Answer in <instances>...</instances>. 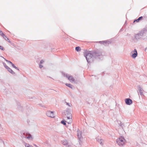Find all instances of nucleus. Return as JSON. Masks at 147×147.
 <instances>
[{
    "label": "nucleus",
    "instance_id": "1",
    "mask_svg": "<svg viewBox=\"0 0 147 147\" xmlns=\"http://www.w3.org/2000/svg\"><path fill=\"white\" fill-rule=\"evenodd\" d=\"M104 56L102 54V52L99 50H86L84 53V56L89 64L94 61L93 58L98 61H102L103 59Z\"/></svg>",
    "mask_w": 147,
    "mask_h": 147
},
{
    "label": "nucleus",
    "instance_id": "2",
    "mask_svg": "<svg viewBox=\"0 0 147 147\" xmlns=\"http://www.w3.org/2000/svg\"><path fill=\"white\" fill-rule=\"evenodd\" d=\"M147 32V27L144 28L139 32L134 35L132 39L134 42H137L140 39L144 40L147 39V36H146Z\"/></svg>",
    "mask_w": 147,
    "mask_h": 147
},
{
    "label": "nucleus",
    "instance_id": "3",
    "mask_svg": "<svg viewBox=\"0 0 147 147\" xmlns=\"http://www.w3.org/2000/svg\"><path fill=\"white\" fill-rule=\"evenodd\" d=\"M63 74L64 76L66 77L70 82H74V83H76L75 79L72 76L65 73H63Z\"/></svg>",
    "mask_w": 147,
    "mask_h": 147
},
{
    "label": "nucleus",
    "instance_id": "4",
    "mask_svg": "<svg viewBox=\"0 0 147 147\" xmlns=\"http://www.w3.org/2000/svg\"><path fill=\"white\" fill-rule=\"evenodd\" d=\"M124 140H125L123 137L119 138L117 140V143L119 146H123L124 144Z\"/></svg>",
    "mask_w": 147,
    "mask_h": 147
},
{
    "label": "nucleus",
    "instance_id": "5",
    "mask_svg": "<svg viewBox=\"0 0 147 147\" xmlns=\"http://www.w3.org/2000/svg\"><path fill=\"white\" fill-rule=\"evenodd\" d=\"M81 131L79 130L77 131V136L78 137V141L80 145H81L82 144L81 139L83 138V137L82 136Z\"/></svg>",
    "mask_w": 147,
    "mask_h": 147
},
{
    "label": "nucleus",
    "instance_id": "6",
    "mask_svg": "<svg viewBox=\"0 0 147 147\" xmlns=\"http://www.w3.org/2000/svg\"><path fill=\"white\" fill-rule=\"evenodd\" d=\"M23 134H24V136H22L24 138H25L28 140H30V138H31V140L33 139L32 135L28 133L27 132L26 133L25 132H23Z\"/></svg>",
    "mask_w": 147,
    "mask_h": 147
},
{
    "label": "nucleus",
    "instance_id": "7",
    "mask_svg": "<svg viewBox=\"0 0 147 147\" xmlns=\"http://www.w3.org/2000/svg\"><path fill=\"white\" fill-rule=\"evenodd\" d=\"M47 115L49 117L54 118L55 117L53 114V112L51 111H48L46 113Z\"/></svg>",
    "mask_w": 147,
    "mask_h": 147
},
{
    "label": "nucleus",
    "instance_id": "8",
    "mask_svg": "<svg viewBox=\"0 0 147 147\" xmlns=\"http://www.w3.org/2000/svg\"><path fill=\"white\" fill-rule=\"evenodd\" d=\"M125 101L126 104L128 105H131L133 102L131 99L129 98H126L125 99Z\"/></svg>",
    "mask_w": 147,
    "mask_h": 147
},
{
    "label": "nucleus",
    "instance_id": "9",
    "mask_svg": "<svg viewBox=\"0 0 147 147\" xmlns=\"http://www.w3.org/2000/svg\"><path fill=\"white\" fill-rule=\"evenodd\" d=\"M97 42L99 43L100 44H103L104 45H108L111 42L108 40H103L102 41H99Z\"/></svg>",
    "mask_w": 147,
    "mask_h": 147
},
{
    "label": "nucleus",
    "instance_id": "10",
    "mask_svg": "<svg viewBox=\"0 0 147 147\" xmlns=\"http://www.w3.org/2000/svg\"><path fill=\"white\" fill-rule=\"evenodd\" d=\"M137 55L138 53L137 50L135 49L134 51V53L132 54L131 56L133 58H135L137 56Z\"/></svg>",
    "mask_w": 147,
    "mask_h": 147
},
{
    "label": "nucleus",
    "instance_id": "11",
    "mask_svg": "<svg viewBox=\"0 0 147 147\" xmlns=\"http://www.w3.org/2000/svg\"><path fill=\"white\" fill-rule=\"evenodd\" d=\"M62 142V143L63 145L66 146L67 147H69L70 146L67 140H64Z\"/></svg>",
    "mask_w": 147,
    "mask_h": 147
},
{
    "label": "nucleus",
    "instance_id": "12",
    "mask_svg": "<svg viewBox=\"0 0 147 147\" xmlns=\"http://www.w3.org/2000/svg\"><path fill=\"white\" fill-rule=\"evenodd\" d=\"M138 90L140 94L141 95H143V91H144L142 88L140 86H138Z\"/></svg>",
    "mask_w": 147,
    "mask_h": 147
},
{
    "label": "nucleus",
    "instance_id": "13",
    "mask_svg": "<svg viewBox=\"0 0 147 147\" xmlns=\"http://www.w3.org/2000/svg\"><path fill=\"white\" fill-rule=\"evenodd\" d=\"M96 141L98 142V143H100V144L102 145L103 144L102 143V142L104 141V140L102 139H100L98 138H96Z\"/></svg>",
    "mask_w": 147,
    "mask_h": 147
},
{
    "label": "nucleus",
    "instance_id": "14",
    "mask_svg": "<svg viewBox=\"0 0 147 147\" xmlns=\"http://www.w3.org/2000/svg\"><path fill=\"white\" fill-rule=\"evenodd\" d=\"M117 122L118 123V124L119 125V126L121 127L122 128L124 126V125L123 123H122L121 121L120 120H117Z\"/></svg>",
    "mask_w": 147,
    "mask_h": 147
},
{
    "label": "nucleus",
    "instance_id": "15",
    "mask_svg": "<svg viewBox=\"0 0 147 147\" xmlns=\"http://www.w3.org/2000/svg\"><path fill=\"white\" fill-rule=\"evenodd\" d=\"M7 71L11 74L13 75L15 74V73L10 68H9V67L7 69Z\"/></svg>",
    "mask_w": 147,
    "mask_h": 147
},
{
    "label": "nucleus",
    "instance_id": "16",
    "mask_svg": "<svg viewBox=\"0 0 147 147\" xmlns=\"http://www.w3.org/2000/svg\"><path fill=\"white\" fill-rule=\"evenodd\" d=\"M75 50L78 52L80 51L81 50V49L79 46L76 47L75 48Z\"/></svg>",
    "mask_w": 147,
    "mask_h": 147
},
{
    "label": "nucleus",
    "instance_id": "17",
    "mask_svg": "<svg viewBox=\"0 0 147 147\" xmlns=\"http://www.w3.org/2000/svg\"><path fill=\"white\" fill-rule=\"evenodd\" d=\"M65 85L66 86L68 87L69 88H70L72 89H73V86H73L71 84H70L66 83L65 84Z\"/></svg>",
    "mask_w": 147,
    "mask_h": 147
},
{
    "label": "nucleus",
    "instance_id": "18",
    "mask_svg": "<svg viewBox=\"0 0 147 147\" xmlns=\"http://www.w3.org/2000/svg\"><path fill=\"white\" fill-rule=\"evenodd\" d=\"M69 109H66V112H65V115H66V114H67V115H70V113H69Z\"/></svg>",
    "mask_w": 147,
    "mask_h": 147
},
{
    "label": "nucleus",
    "instance_id": "19",
    "mask_svg": "<svg viewBox=\"0 0 147 147\" xmlns=\"http://www.w3.org/2000/svg\"><path fill=\"white\" fill-rule=\"evenodd\" d=\"M18 108L21 111H22V107H21V106L20 104V103H18Z\"/></svg>",
    "mask_w": 147,
    "mask_h": 147
},
{
    "label": "nucleus",
    "instance_id": "20",
    "mask_svg": "<svg viewBox=\"0 0 147 147\" xmlns=\"http://www.w3.org/2000/svg\"><path fill=\"white\" fill-rule=\"evenodd\" d=\"M143 18V17L142 16H140L137 19H136V20L137 21V22H138L142 20V19Z\"/></svg>",
    "mask_w": 147,
    "mask_h": 147
},
{
    "label": "nucleus",
    "instance_id": "21",
    "mask_svg": "<svg viewBox=\"0 0 147 147\" xmlns=\"http://www.w3.org/2000/svg\"><path fill=\"white\" fill-rule=\"evenodd\" d=\"M66 121L64 120H63L61 121V124H63L64 125H66Z\"/></svg>",
    "mask_w": 147,
    "mask_h": 147
},
{
    "label": "nucleus",
    "instance_id": "22",
    "mask_svg": "<svg viewBox=\"0 0 147 147\" xmlns=\"http://www.w3.org/2000/svg\"><path fill=\"white\" fill-rule=\"evenodd\" d=\"M11 66H12V67L15 68V69H17L18 70V71H20L19 70V68H18V67H16L15 65L13 64V63L12 65H11Z\"/></svg>",
    "mask_w": 147,
    "mask_h": 147
},
{
    "label": "nucleus",
    "instance_id": "23",
    "mask_svg": "<svg viewBox=\"0 0 147 147\" xmlns=\"http://www.w3.org/2000/svg\"><path fill=\"white\" fill-rule=\"evenodd\" d=\"M26 147H34L31 145H30L29 144L26 143L25 144Z\"/></svg>",
    "mask_w": 147,
    "mask_h": 147
},
{
    "label": "nucleus",
    "instance_id": "24",
    "mask_svg": "<svg viewBox=\"0 0 147 147\" xmlns=\"http://www.w3.org/2000/svg\"><path fill=\"white\" fill-rule=\"evenodd\" d=\"M3 64L4 66L6 69H7L9 67L6 65V63H5L3 62Z\"/></svg>",
    "mask_w": 147,
    "mask_h": 147
},
{
    "label": "nucleus",
    "instance_id": "25",
    "mask_svg": "<svg viewBox=\"0 0 147 147\" xmlns=\"http://www.w3.org/2000/svg\"><path fill=\"white\" fill-rule=\"evenodd\" d=\"M0 35L2 36H5V34L1 31H0Z\"/></svg>",
    "mask_w": 147,
    "mask_h": 147
},
{
    "label": "nucleus",
    "instance_id": "26",
    "mask_svg": "<svg viewBox=\"0 0 147 147\" xmlns=\"http://www.w3.org/2000/svg\"><path fill=\"white\" fill-rule=\"evenodd\" d=\"M65 102L66 103V105L68 106L69 107H71V104H70V103H69V102Z\"/></svg>",
    "mask_w": 147,
    "mask_h": 147
},
{
    "label": "nucleus",
    "instance_id": "27",
    "mask_svg": "<svg viewBox=\"0 0 147 147\" xmlns=\"http://www.w3.org/2000/svg\"><path fill=\"white\" fill-rule=\"evenodd\" d=\"M0 49L2 51H4L5 50V49L1 45H0Z\"/></svg>",
    "mask_w": 147,
    "mask_h": 147
},
{
    "label": "nucleus",
    "instance_id": "28",
    "mask_svg": "<svg viewBox=\"0 0 147 147\" xmlns=\"http://www.w3.org/2000/svg\"><path fill=\"white\" fill-rule=\"evenodd\" d=\"M2 37H3V38L5 40H7V38H8L5 35V36H3Z\"/></svg>",
    "mask_w": 147,
    "mask_h": 147
},
{
    "label": "nucleus",
    "instance_id": "29",
    "mask_svg": "<svg viewBox=\"0 0 147 147\" xmlns=\"http://www.w3.org/2000/svg\"><path fill=\"white\" fill-rule=\"evenodd\" d=\"M6 62H7L9 63H10L11 64V65L13 64V63L10 61H6Z\"/></svg>",
    "mask_w": 147,
    "mask_h": 147
},
{
    "label": "nucleus",
    "instance_id": "30",
    "mask_svg": "<svg viewBox=\"0 0 147 147\" xmlns=\"http://www.w3.org/2000/svg\"><path fill=\"white\" fill-rule=\"evenodd\" d=\"M0 143H3V144H4V141L1 139H0Z\"/></svg>",
    "mask_w": 147,
    "mask_h": 147
},
{
    "label": "nucleus",
    "instance_id": "31",
    "mask_svg": "<svg viewBox=\"0 0 147 147\" xmlns=\"http://www.w3.org/2000/svg\"><path fill=\"white\" fill-rule=\"evenodd\" d=\"M44 62V61L43 60H41L40 61L39 64H42Z\"/></svg>",
    "mask_w": 147,
    "mask_h": 147
},
{
    "label": "nucleus",
    "instance_id": "32",
    "mask_svg": "<svg viewBox=\"0 0 147 147\" xmlns=\"http://www.w3.org/2000/svg\"><path fill=\"white\" fill-rule=\"evenodd\" d=\"M27 122L28 125H30V121L29 119H27Z\"/></svg>",
    "mask_w": 147,
    "mask_h": 147
},
{
    "label": "nucleus",
    "instance_id": "33",
    "mask_svg": "<svg viewBox=\"0 0 147 147\" xmlns=\"http://www.w3.org/2000/svg\"><path fill=\"white\" fill-rule=\"evenodd\" d=\"M39 67L40 68H41L43 67V65H42L41 64H39Z\"/></svg>",
    "mask_w": 147,
    "mask_h": 147
},
{
    "label": "nucleus",
    "instance_id": "34",
    "mask_svg": "<svg viewBox=\"0 0 147 147\" xmlns=\"http://www.w3.org/2000/svg\"><path fill=\"white\" fill-rule=\"evenodd\" d=\"M56 50H55V49L54 48H53V49L52 48L51 49V51H55Z\"/></svg>",
    "mask_w": 147,
    "mask_h": 147
},
{
    "label": "nucleus",
    "instance_id": "35",
    "mask_svg": "<svg viewBox=\"0 0 147 147\" xmlns=\"http://www.w3.org/2000/svg\"><path fill=\"white\" fill-rule=\"evenodd\" d=\"M6 40L9 42L10 43H11V42L10 41L8 38H7V40Z\"/></svg>",
    "mask_w": 147,
    "mask_h": 147
},
{
    "label": "nucleus",
    "instance_id": "36",
    "mask_svg": "<svg viewBox=\"0 0 147 147\" xmlns=\"http://www.w3.org/2000/svg\"><path fill=\"white\" fill-rule=\"evenodd\" d=\"M123 30V28H121L119 30V32H121V31L122 30Z\"/></svg>",
    "mask_w": 147,
    "mask_h": 147
},
{
    "label": "nucleus",
    "instance_id": "37",
    "mask_svg": "<svg viewBox=\"0 0 147 147\" xmlns=\"http://www.w3.org/2000/svg\"><path fill=\"white\" fill-rule=\"evenodd\" d=\"M67 119H70V117L69 116H67Z\"/></svg>",
    "mask_w": 147,
    "mask_h": 147
},
{
    "label": "nucleus",
    "instance_id": "38",
    "mask_svg": "<svg viewBox=\"0 0 147 147\" xmlns=\"http://www.w3.org/2000/svg\"><path fill=\"white\" fill-rule=\"evenodd\" d=\"M135 22H137V21L136 20V19H135L133 21V23H134Z\"/></svg>",
    "mask_w": 147,
    "mask_h": 147
},
{
    "label": "nucleus",
    "instance_id": "39",
    "mask_svg": "<svg viewBox=\"0 0 147 147\" xmlns=\"http://www.w3.org/2000/svg\"><path fill=\"white\" fill-rule=\"evenodd\" d=\"M34 146L36 147H38V146L36 144H34Z\"/></svg>",
    "mask_w": 147,
    "mask_h": 147
},
{
    "label": "nucleus",
    "instance_id": "40",
    "mask_svg": "<svg viewBox=\"0 0 147 147\" xmlns=\"http://www.w3.org/2000/svg\"><path fill=\"white\" fill-rule=\"evenodd\" d=\"M39 105H40V106H42V107H43V106H42V104H39Z\"/></svg>",
    "mask_w": 147,
    "mask_h": 147
},
{
    "label": "nucleus",
    "instance_id": "41",
    "mask_svg": "<svg viewBox=\"0 0 147 147\" xmlns=\"http://www.w3.org/2000/svg\"><path fill=\"white\" fill-rule=\"evenodd\" d=\"M5 60L6 61H8V60H7L6 59H5Z\"/></svg>",
    "mask_w": 147,
    "mask_h": 147
},
{
    "label": "nucleus",
    "instance_id": "42",
    "mask_svg": "<svg viewBox=\"0 0 147 147\" xmlns=\"http://www.w3.org/2000/svg\"><path fill=\"white\" fill-rule=\"evenodd\" d=\"M1 125L0 124V127H1Z\"/></svg>",
    "mask_w": 147,
    "mask_h": 147
},
{
    "label": "nucleus",
    "instance_id": "43",
    "mask_svg": "<svg viewBox=\"0 0 147 147\" xmlns=\"http://www.w3.org/2000/svg\"><path fill=\"white\" fill-rule=\"evenodd\" d=\"M46 142L47 143V142Z\"/></svg>",
    "mask_w": 147,
    "mask_h": 147
},
{
    "label": "nucleus",
    "instance_id": "44",
    "mask_svg": "<svg viewBox=\"0 0 147 147\" xmlns=\"http://www.w3.org/2000/svg\"><path fill=\"white\" fill-rule=\"evenodd\" d=\"M46 142L47 143V142Z\"/></svg>",
    "mask_w": 147,
    "mask_h": 147
},
{
    "label": "nucleus",
    "instance_id": "45",
    "mask_svg": "<svg viewBox=\"0 0 147 147\" xmlns=\"http://www.w3.org/2000/svg\"><path fill=\"white\" fill-rule=\"evenodd\" d=\"M1 31L0 30V31Z\"/></svg>",
    "mask_w": 147,
    "mask_h": 147
}]
</instances>
